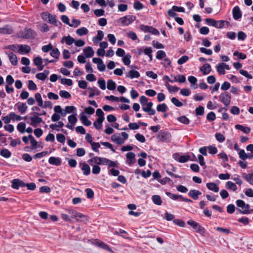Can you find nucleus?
Instances as JSON below:
<instances>
[{
    "instance_id": "cd10ccee",
    "label": "nucleus",
    "mask_w": 253,
    "mask_h": 253,
    "mask_svg": "<svg viewBox=\"0 0 253 253\" xmlns=\"http://www.w3.org/2000/svg\"><path fill=\"white\" fill-rule=\"evenodd\" d=\"M95 164L98 165H106L107 158L98 157L97 156L94 157Z\"/></svg>"
},
{
    "instance_id": "8fccbe9b",
    "label": "nucleus",
    "mask_w": 253,
    "mask_h": 253,
    "mask_svg": "<svg viewBox=\"0 0 253 253\" xmlns=\"http://www.w3.org/2000/svg\"><path fill=\"white\" fill-rule=\"evenodd\" d=\"M144 53L145 55H147L150 58V61H152L153 59V56L152 54V50L150 47H147L144 50Z\"/></svg>"
},
{
    "instance_id": "338daca9",
    "label": "nucleus",
    "mask_w": 253,
    "mask_h": 253,
    "mask_svg": "<svg viewBox=\"0 0 253 253\" xmlns=\"http://www.w3.org/2000/svg\"><path fill=\"white\" fill-rule=\"evenodd\" d=\"M209 153L211 155H215L217 152V149L215 146L210 145L208 147Z\"/></svg>"
},
{
    "instance_id": "bf43d9fd",
    "label": "nucleus",
    "mask_w": 253,
    "mask_h": 253,
    "mask_svg": "<svg viewBox=\"0 0 253 253\" xmlns=\"http://www.w3.org/2000/svg\"><path fill=\"white\" fill-rule=\"evenodd\" d=\"M98 84L100 88L102 90L106 89V83L104 79L103 78H100L98 80Z\"/></svg>"
},
{
    "instance_id": "603ef678",
    "label": "nucleus",
    "mask_w": 253,
    "mask_h": 253,
    "mask_svg": "<svg viewBox=\"0 0 253 253\" xmlns=\"http://www.w3.org/2000/svg\"><path fill=\"white\" fill-rule=\"evenodd\" d=\"M9 116L10 117L12 121H20L22 119V118L18 115L16 114L14 112H10L9 114Z\"/></svg>"
},
{
    "instance_id": "f257e3e1",
    "label": "nucleus",
    "mask_w": 253,
    "mask_h": 253,
    "mask_svg": "<svg viewBox=\"0 0 253 253\" xmlns=\"http://www.w3.org/2000/svg\"><path fill=\"white\" fill-rule=\"evenodd\" d=\"M157 138L161 142L169 143L171 141V135L168 131L161 130L159 131Z\"/></svg>"
},
{
    "instance_id": "aec40b11",
    "label": "nucleus",
    "mask_w": 253,
    "mask_h": 253,
    "mask_svg": "<svg viewBox=\"0 0 253 253\" xmlns=\"http://www.w3.org/2000/svg\"><path fill=\"white\" fill-rule=\"evenodd\" d=\"M8 58L11 64L13 66H16L18 63L17 56L13 52H10L8 54Z\"/></svg>"
},
{
    "instance_id": "3c124183",
    "label": "nucleus",
    "mask_w": 253,
    "mask_h": 253,
    "mask_svg": "<svg viewBox=\"0 0 253 253\" xmlns=\"http://www.w3.org/2000/svg\"><path fill=\"white\" fill-rule=\"evenodd\" d=\"M233 55L235 56H237L238 59L244 60L247 58V55L246 54L242 53V52H240L238 51H235L233 53Z\"/></svg>"
},
{
    "instance_id": "2f4dec72",
    "label": "nucleus",
    "mask_w": 253,
    "mask_h": 253,
    "mask_svg": "<svg viewBox=\"0 0 253 253\" xmlns=\"http://www.w3.org/2000/svg\"><path fill=\"white\" fill-rule=\"evenodd\" d=\"M0 155L5 158H9L11 156V153L9 150L3 148L0 151Z\"/></svg>"
},
{
    "instance_id": "7c9ffc66",
    "label": "nucleus",
    "mask_w": 253,
    "mask_h": 253,
    "mask_svg": "<svg viewBox=\"0 0 253 253\" xmlns=\"http://www.w3.org/2000/svg\"><path fill=\"white\" fill-rule=\"evenodd\" d=\"M104 121V120L102 119L97 118V120L93 122L94 127L98 130L102 128V123Z\"/></svg>"
},
{
    "instance_id": "6e6d98bb",
    "label": "nucleus",
    "mask_w": 253,
    "mask_h": 253,
    "mask_svg": "<svg viewBox=\"0 0 253 253\" xmlns=\"http://www.w3.org/2000/svg\"><path fill=\"white\" fill-rule=\"evenodd\" d=\"M59 95L63 98H69L71 97V95L69 92L63 90L60 91Z\"/></svg>"
},
{
    "instance_id": "39448f33",
    "label": "nucleus",
    "mask_w": 253,
    "mask_h": 253,
    "mask_svg": "<svg viewBox=\"0 0 253 253\" xmlns=\"http://www.w3.org/2000/svg\"><path fill=\"white\" fill-rule=\"evenodd\" d=\"M166 194L169 198H170L173 200H177L178 199H179L180 200H181L182 201L187 202V203L193 202L192 200L188 199L187 198H185L181 195L174 194L171 193L169 192H166Z\"/></svg>"
},
{
    "instance_id": "6ab92c4d",
    "label": "nucleus",
    "mask_w": 253,
    "mask_h": 253,
    "mask_svg": "<svg viewBox=\"0 0 253 253\" xmlns=\"http://www.w3.org/2000/svg\"><path fill=\"white\" fill-rule=\"evenodd\" d=\"M64 41L66 44L71 45L75 42V40L70 35H68V36H64L62 37L61 42L63 43Z\"/></svg>"
},
{
    "instance_id": "4468645a",
    "label": "nucleus",
    "mask_w": 253,
    "mask_h": 253,
    "mask_svg": "<svg viewBox=\"0 0 253 253\" xmlns=\"http://www.w3.org/2000/svg\"><path fill=\"white\" fill-rule=\"evenodd\" d=\"M80 119L82 122V123L85 126H89L91 124V122L88 119L87 116L84 114L83 112H82L80 115Z\"/></svg>"
},
{
    "instance_id": "f704fd0d",
    "label": "nucleus",
    "mask_w": 253,
    "mask_h": 253,
    "mask_svg": "<svg viewBox=\"0 0 253 253\" xmlns=\"http://www.w3.org/2000/svg\"><path fill=\"white\" fill-rule=\"evenodd\" d=\"M206 23L210 26H213L216 28V24H218V22L216 20L212 18H206L205 19Z\"/></svg>"
},
{
    "instance_id": "dca6fc26",
    "label": "nucleus",
    "mask_w": 253,
    "mask_h": 253,
    "mask_svg": "<svg viewBox=\"0 0 253 253\" xmlns=\"http://www.w3.org/2000/svg\"><path fill=\"white\" fill-rule=\"evenodd\" d=\"M48 163L51 165L59 166L61 164V160L59 157H51L48 159Z\"/></svg>"
},
{
    "instance_id": "6e6552de",
    "label": "nucleus",
    "mask_w": 253,
    "mask_h": 253,
    "mask_svg": "<svg viewBox=\"0 0 253 253\" xmlns=\"http://www.w3.org/2000/svg\"><path fill=\"white\" fill-rule=\"evenodd\" d=\"M79 166L84 175H88L90 173V167L88 164H86L85 162H80Z\"/></svg>"
},
{
    "instance_id": "ea45409f",
    "label": "nucleus",
    "mask_w": 253,
    "mask_h": 253,
    "mask_svg": "<svg viewBox=\"0 0 253 253\" xmlns=\"http://www.w3.org/2000/svg\"><path fill=\"white\" fill-rule=\"evenodd\" d=\"M165 85L167 89L170 93L177 92L179 89L178 87L176 86H171L168 83H167Z\"/></svg>"
},
{
    "instance_id": "4be33fe9",
    "label": "nucleus",
    "mask_w": 253,
    "mask_h": 253,
    "mask_svg": "<svg viewBox=\"0 0 253 253\" xmlns=\"http://www.w3.org/2000/svg\"><path fill=\"white\" fill-rule=\"evenodd\" d=\"M235 127L236 129L240 130L243 131L245 134H248L251 132V128L249 126H244L240 124H237L235 125Z\"/></svg>"
},
{
    "instance_id": "72a5a7b5",
    "label": "nucleus",
    "mask_w": 253,
    "mask_h": 253,
    "mask_svg": "<svg viewBox=\"0 0 253 253\" xmlns=\"http://www.w3.org/2000/svg\"><path fill=\"white\" fill-rule=\"evenodd\" d=\"M188 81L191 83V85H193L195 89L198 87L197 84V79L196 77L193 76H190L188 78Z\"/></svg>"
},
{
    "instance_id": "37998d69",
    "label": "nucleus",
    "mask_w": 253,
    "mask_h": 253,
    "mask_svg": "<svg viewBox=\"0 0 253 253\" xmlns=\"http://www.w3.org/2000/svg\"><path fill=\"white\" fill-rule=\"evenodd\" d=\"M77 115V113H75V114H72L71 115L68 116V121L69 123H71L72 125H75L77 123L78 121V119L76 117Z\"/></svg>"
},
{
    "instance_id": "20e7f679",
    "label": "nucleus",
    "mask_w": 253,
    "mask_h": 253,
    "mask_svg": "<svg viewBox=\"0 0 253 253\" xmlns=\"http://www.w3.org/2000/svg\"><path fill=\"white\" fill-rule=\"evenodd\" d=\"M172 158L179 163H184L190 160V156L188 155H180L179 153H175L172 154Z\"/></svg>"
},
{
    "instance_id": "0eeeda50",
    "label": "nucleus",
    "mask_w": 253,
    "mask_h": 253,
    "mask_svg": "<svg viewBox=\"0 0 253 253\" xmlns=\"http://www.w3.org/2000/svg\"><path fill=\"white\" fill-rule=\"evenodd\" d=\"M18 52L20 54H27L30 52L31 49L29 45L26 44H18Z\"/></svg>"
},
{
    "instance_id": "7ed1b4c3",
    "label": "nucleus",
    "mask_w": 253,
    "mask_h": 253,
    "mask_svg": "<svg viewBox=\"0 0 253 253\" xmlns=\"http://www.w3.org/2000/svg\"><path fill=\"white\" fill-rule=\"evenodd\" d=\"M136 16L132 15H127L120 18L119 20L123 26H128L136 19Z\"/></svg>"
},
{
    "instance_id": "13d9d810",
    "label": "nucleus",
    "mask_w": 253,
    "mask_h": 253,
    "mask_svg": "<svg viewBox=\"0 0 253 253\" xmlns=\"http://www.w3.org/2000/svg\"><path fill=\"white\" fill-rule=\"evenodd\" d=\"M28 87L29 89L31 90H36L37 89V85L32 80H29L28 81Z\"/></svg>"
},
{
    "instance_id": "4c0bfd02",
    "label": "nucleus",
    "mask_w": 253,
    "mask_h": 253,
    "mask_svg": "<svg viewBox=\"0 0 253 253\" xmlns=\"http://www.w3.org/2000/svg\"><path fill=\"white\" fill-rule=\"evenodd\" d=\"M107 88L110 90H114L116 87L115 82L112 80H109L107 81Z\"/></svg>"
},
{
    "instance_id": "79ce46f5",
    "label": "nucleus",
    "mask_w": 253,
    "mask_h": 253,
    "mask_svg": "<svg viewBox=\"0 0 253 253\" xmlns=\"http://www.w3.org/2000/svg\"><path fill=\"white\" fill-rule=\"evenodd\" d=\"M88 32L87 28L85 27H82L77 30L76 33L79 36H83L86 35Z\"/></svg>"
},
{
    "instance_id": "0e129e2a",
    "label": "nucleus",
    "mask_w": 253,
    "mask_h": 253,
    "mask_svg": "<svg viewBox=\"0 0 253 253\" xmlns=\"http://www.w3.org/2000/svg\"><path fill=\"white\" fill-rule=\"evenodd\" d=\"M133 7H134V9H135L136 10H139L142 9L143 8L144 5L139 1L137 0L134 2V4H133Z\"/></svg>"
},
{
    "instance_id": "680f3d73",
    "label": "nucleus",
    "mask_w": 253,
    "mask_h": 253,
    "mask_svg": "<svg viewBox=\"0 0 253 253\" xmlns=\"http://www.w3.org/2000/svg\"><path fill=\"white\" fill-rule=\"evenodd\" d=\"M217 72L221 75H224L225 74V71L224 68L221 65V63L219 64L216 66Z\"/></svg>"
},
{
    "instance_id": "69168bd1",
    "label": "nucleus",
    "mask_w": 253,
    "mask_h": 253,
    "mask_svg": "<svg viewBox=\"0 0 253 253\" xmlns=\"http://www.w3.org/2000/svg\"><path fill=\"white\" fill-rule=\"evenodd\" d=\"M189 60V57L187 55H183L177 60V63L179 65H182L186 62Z\"/></svg>"
},
{
    "instance_id": "de8ad7c7",
    "label": "nucleus",
    "mask_w": 253,
    "mask_h": 253,
    "mask_svg": "<svg viewBox=\"0 0 253 253\" xmlns=\"http://www.w3.org/2000/svg\"><path fill=\"white\" fill-rule=\"evenodd\" d=\"M168 109V106L165 103L159 104L157 106V110L158 112H166Z\"/></svg>"
},
{
    "instance_id": "5fc2aeb1",
    "label": "nucleus",
    "mask_w": 253,
    "mask_h": 253,
    "mask_svg": "<svg viewBox=\"0 0 253 253\" xmlns=\"http://www.w3.org/2000/svg\"><path fill=\"white\" fill-rule=\"evenodd\" d=\"M196 115L197 116H202L204 114V107L202 106H199L195 110Z\"/></svg>"
},
{
    "instance_id": "864d4df0",
    "label": "nucleus",
    "mask_w": 253,
    "mask_h": 253,
    "mask_svg": "<svg viewBox=\"0 0 253 253\" xmlns=\"http://www.w3.org/2000/svg\"><path fill=\"white\" fill-rule=\"evenodd\" d=\"M85 192L86 193L87 198L90 199L94 197V193L91 189L89 188H86L85 189Z\"/></svg>"
},
{
    "instance_id": "f3484780",
    "label": "nucleus",
    "mask_w": 253,
    "mask_h": 253,
    "mask_svg": "<svg viewBox=\"0 0 253 253\" xmlns=\"http://www.w3.org/2000/svg\"><path fill=\"white\" fill-rule=\"evenodd\" d=\"M84 53L85 54V57L90 58L94 55V51L91 46H87L83 50Z\"/></svg>"
},
{
    "instance_id": "b1692460",
    "label": "nucleus",
    "mask_w": 253,
    "mask_h": 253,
    "mask_svg": "<svg viewBox=\"0 0 253 253\" xmlns=\"http://www.w3.org/2000/svg\"><path fill=\"white\" fill-rule=\"evenodd\" d=\"M206 186L209 190L214 192H218L219 190L218 186L213 182L207 183Z\"/></svg>"
},
{
    "instance_id": "a19ab883",
    "label": "nucleus",
    "mask_w": 253,
    "mask_h": 253,
    "mask_svg": "<svg viewBox=\"0 0 253 253\" xmlns=\"http://www.w3.org/2000/svg\"><path fill=\"white\" fill-rule=\"evenodd\" d=\"M226 187L227 189L232 190L235 191L237 189V187L236 185L233 182L228 181L226 183Z\"/></svg>"
},
{
    "instance_id": "423d86ee",
    "label": "nucleus",
    "mask_w": 253,
    "mask_h": 253,
    "mask_svg": "<svg viewBox=\"0 0 253 253\" xmlns=\"http://www.w3.org/2000/svg\"><path fill=\"white\" fill-rule=\"evenodd\" d=\"M11 187L13 189H18L19 188L25 187V183L18 178H15L12 180Z\"/></svg>"
},
{
    "instance_id": "a211bd4d",
    "label": "nucleus",
    "mask_w": 253,
    "mask_h": 253,
    "mask_svg": "<svg viewBox=\"0 0 253 253\" xmlns=\"http://www.w3.org/2000/svg\"><path fill=\"white\" fill-rule=\"evenodd\" d=\"M200 70L203 73V75H208L211 72V66L209 64L206 63L200 68Z\"/></svg>"
},
{
    "instance_id": "c9c22d12",
    "label": "nucleus",
    "mask_w": 253,
    "mask_h": 253,
    "mask_svg": "<svg viewBox=\"0 0 253 253\" xmlns=\"http://www.w3.org/2000/svg\"><path fill=\"white\" fill-rule=\"evenodd\" d=\"M35 100L38 103L39 106H43V101L41 94L39 92L36 93L35 94Z\"/></svg>"
},
{
    "instance_id": "c756f323",
    "label": "nucleus",
    "mask_w": 253,
    "mask_h": 253,
    "mask_svg": "<svg viewBox=\"0 0 253 253\" xmlns=\"http://www.w3.org/2000/svg\"><path fill=\"white\" fill-rule=\"evenodd\" d=\"M152 200L155 205L158 206L161 205L163 203L160 196L158 195L152 196Z\"/></svg>"
},
{
    "instance_id": "e2e57ef3",
    "label": "nucleus",
    "mask_w": 253,
    "mask_h": 253,
    "mask_svg": "<svg viewBox=\"0 0 253 253\" xmlns=\"http://www.w3.org/2000/svg\"><path fill=\"white\" fill-rule=\"evenodd\" d=\"M173 222L175 224H176L180 227H184L185 226V223L184 222V221H183L181 219H174L173 220Z\"/></svg>"
},
{
    "instance_id": "f8f14e48",
    "label": "nucleus",
    "mask_w": 253,
    "mask_h": 253,
    "mask_svg": "<svg viewBox=\"0 0 253 253\" xmlns=\"http://www.w3.org/2000/svg\"><path fill=\"white\" fill-rule=\"evenodd\" d=\"M111 139L113 142L118 145H122L124 143V139H123L120 136L119 133H117L112 135L111 137Z\"/></svg>"
},
{
    "instance_id": "2eb2a0df",
    "label": "nucleus",
    "mask_w": 253,
    "mask_h": 253,
    "mask_svg": "<svg viewBox=\"0 0 253 253\" xmlns=\"http://www.w3.org/2000/svg\"><path fill=\"white\" fill-rule=\"evenodd\" d=\"M139 77L140 73L139 72L134 70H130L126 75V78H130L131 79L138 78Z\"/></svg>"
},
{
    "instance_id": "412c9836",
    "label": "nucleus",
    "mask_w": 253,
    "mask_h": 253,
    "mask_svg": "<svg viewBox=\"0 0 253 253\" xmlns=\"http://www.w3.org/2000/svg\"><path fill=\"white\" fill-rule=\"evenodd\" d=\"M202 193L196 189L191 190L189 192L188 195L192 198L194 200H197L199 198V196L201 195Z\"/></svg>"
},
{
    "instance_id": "4d7b16f0",
    "label": "nucleus",
    "mask_w": 253,
    "mask_h": 253,
    "mask_svg": "<svg viewBox=\"0 0 253 253\" xmlns=\"http://www.w3.org/2000/svg\"><path fill=\"white\" fill-rule=\"evenodd\" d=\"M98 246L99 247L101 248L102 249H104L107 251H109V252L112 251V249H111V248L107 244H106V243H105L104 242H99L98 244Z\"/></svg>"
},
{
    "instance_id": "e433bc0d",
    "label": "nucleus",
    "mask_w": 253,
    "mask_h": 253,
    "mask_svg": "<svg viewBox=\"0 0 253 253\" xmlns=\"http://www.w3.org/2000/svg\"><path fill=\"white\" fill-rule=\"evenodd\" d=\"M250 207L249 204H246L245 203V206L243 207V209H244V211H242L240 209H238V210L239 211L240 213L244 214H250L251 213V211L253 210H249V209Z\"/></svg>"
},
{
    "instance_id": "49530a36",
    "label": "nucleus",
    "mask_w": 253,
    "mask_h": 253,
    "mask_svg": "<svg viewBox=\"0 0 253 253\" xmlns=\"http://www.w3.org/2000/svg\"><path fill=\"white\" fill-rule=\"evenodd\" d=\"M177 120L182 124L188 125L190 123L189 119L185 116H182L177 118Z\"/></svg>"
},
{
    "instance_id": "473e14b6",
    "label": "nucleus",
    "mask_w": 253,
    "mask_h": 253,
    "mask_svg": "<svg viewBox=\"0 0 253 253\" xmlns=\"http://www.w3.org/2000/svg\"><path fill=\"white\" fill-rule=\"evenodd\" d=\"M118 162L117 161H113L107 159L106 165H108V169L110 168H118Z\"/></svg>"
},
{
    "instance_id": "a878e982",
    "label": "nucleus",
    "mask_w": 253,
    "mask_h": 253,
    "mask_svg": "<svg viewBox=\"0 0 253 253\" xmlns=\"http://www.w3.org/2000/svg\"><path fill=\"white\" fill-rule=\"evenodd\" d=\"M77 221L85 222L88 220V218L87 215H85L81 212H78L77 217L75 218Z\"/></svg>"
},
{
    "instance_id": "5701e85b",
    "label": "nucleus",
    "mask_w": 253,
    "mask_h": 253,
    "mask_svg": "<svg viewBox=\"0 0 253 253\" xmlns=\"http://www.w3.org/2000/svg\"><path fill=\"white\" fill-rule=\"evenodd\" d=\"M15 106L17 107V109L18 111L21 114H24L27 109V106L26 105L25 103H16Z\"/></svg>"
},
{
    "instance_id": "9d476101",
    "label": "nucleus",
    "mask_w": 253,
    "mask_h": 253,
    "mask_svg": "<svg viewBox=\"0 0 253 253\" xmlns=\"http://www.w3.org/2000/svg\"><path fill=\"white\" fill-rule=\"evenodd\" d=\"M233 17L234 19L238 20L242 17V12L238 6H235L232 9Z\"/></svg>"
},
{
    "instance_id": "393cba45",
    "label": "nucleus",
    "mask_w": 253,
    "mask_h": 253,
    "mask_svg": "<svg viewBox=\"0 0 253 253\" xmlns=\"http://www.w3.org/2000/svg\"><path fill=\"white\" fill-rule=\"evenodd\" d=\"M242 177L248 181L250 184L253 185V173L251 174H247L246 173H243L242 174Z\"/></svg>"
},
{
    "instance_id": "774afa93",
    "label": "nucleus",
    "mask_w": 253,
    "mask_h": 253,
    "mask_svg": "<svg viewBox=\"0 0 253 253\" xmlns=\"http://www.w3.org/2000/svg\"><path fill=\"white\" fill-rule=\"evenodd\" d=\"M215 137L216 139L219 142H223L225 139L224 136L218 132L215 133Z\"/></svg>"
},
{
    "instance_id": "c85d7f7f",
    "label": "nucleus",
    "mask_w": 253,
    "mask_h": 253,
    "mask_svg": "<svg viewBox=\"0 0 253 253\" xmlns=\"http://www.w3.org/2000/svg\"><path fill=\"white\" fill-rule=\"evenodd\" d=\"M103 32L101 30H98L97 31V36L94 37L92 41L94 43H98L103 39Z\"/></svg>"
},
{
    "instance_id": "a18cd8bd",
    "label": "nucleus",
    "mask_w": 253,
    "mask_h": 253,
    "mask_svg": "<svg viewBox=\"0 0 253 253\" xmlns=\"http://www.w3.org/2000/svg\"><path fill=\"white\" fill-rule=\"evenodd\" d=\"M12 33V29L9 28L7 26L0 28V34H11Z\"/></svg>"
},
{
    "instance_id": "1a4fd4ad",
    "label": "nucleus",
    "mask_w": 253,
    "mask_h": 253,
    "mask_svg": "<svg viewBox=\"0 0 253 253\" xmlns=\"http://www.w3.org/2000/svg\"><path fill=\"white\" fill-rule=\"evenodd\" d=\"M135 155L133 152H128L126 154V163L131 166L135 163Z\"/></svg>"
},
{
    "instance_id": "052dcab7",
    "label": "nucleus",
    "mask_w": 253,
    "mask_h": 253,
    "mask_svg": "<svg viewBox=\"0 0 253 253\" xmlns=\"http://www.w3.org/2000/svg\"><path fill=\"white\" fill-rule=\"evenodd\" d=\"M158 181L162 185H165L167 183H172L171 179L168 177H165L163 179H160L158 180Z\"/></svg>"
},
{
    "instance_id": "c03bdc74",
    "label": "nucleus",
    "mask_w": 253,
    "mask_h": 253,
    "mask_svg": "<svg viewBox=\"0 0 253 253\" xmlns=\"http://www.w3.org/2000/svg\"><path fill=\"white\" fill-rule=\"evenodd\" d=\"M131 55L127 53L123 57L122 60L125 65L128 66L130 63Z\"/></svg>"
},
{
    "instance_id": "bb28decb",
    "label": "nucleus",
    "mask_w": 253,
    "mask_h": 253,
    "mask_svg": "<svg viewBox=\"0 0 253 253\" xmlns=\"http://www.w3.org/2000/svg\"><path fill=\"white\" fill-rule=\"evenodd\" d=\"M47 22L56 26H57L58 24L61 25V22L57 20L56 16L55 15L51 14L50 18H49Z\"/></svg>"
},
{
    "instance_id": "09e8293b",
    "label": "nucleus",
    "mask_w": 253,
    "mask_h": 253,
    "mask_svg": "<svg viewBox=\"0 0 253 253\" xmlns=\"http://www.w3.org/2000/svg\"><path fill=\"white\" fill-rule=\"evenodd\" d=\"M26 124L24 123H19L17 126V130L21 133L25 132Z\"/></svg>"
},
{
    "instance_id": "f03ea898",
    "label": "nucleus",
    "mask_w": 253,
    "mask_h": 253,
    "mask_svg": "<svg viewBox=\"0 0 253 253\" xmlns=\"http://www.w3.org/2000/svg\"><path fill=\"white\" fill-rule=\"evenodd\" d=\"M219 99L224 106L229 107L231 103V95L229 92L224 91L220 94Z\"/></svg>"
},
{
    "instance_id": "9b49d317",
    "label": "nucleus",
    "mask_w": 253,
    "mask_h": 253,
    "mask_svg": "<svg viewBox=\"0 0 253 253\" xmlns=\"http://www.w3.org/2000/svg\"><path fill=\"white\" fill-rule=\"evenodd\" d=\"M30 120L31 121L30 125L33 127H37V124H39L41 123H44V122H43L42 119L39 116L37 115H34V116L31 117Z\"/></svg>"
},
{
    "instance_id": "58836bf2",
    "label": "nucleus",
    "mask_w": 253,
    "mask_h": 253,
    "mask_svg": "<svg viewBox=\"0 0 253 253\" xmlns=\"http://www.w3.org/2000/svg\"><path fill=\"white\" fill-rule=\"evenodd\" d=\"M51 51L50 53V55L56 58V59H58L59 58V57L60 56V53L59 50L57 48H52V50H51Z\"/></svg>"
},
{
    "instance_id": "ddd939ff",
    "label": "nucleus",
    "mask_w": 253,
    "mask_h": 253,
    "mask_svg": "<svg viewBox=\"0 0 253 253\" xmlns=\"http://www.w3.org/2000/svg\"><path fill=\"white\" fill-rule=\"evenodd\" d=\"M35 32L31 28L25 29L24 34L22 36V38L25 39H29L34 38Z\"/></svg>"
}]
</instances>
